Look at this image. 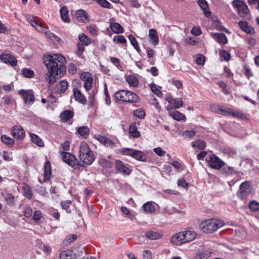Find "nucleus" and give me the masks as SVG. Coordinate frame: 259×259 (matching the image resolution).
Here are the masks:
<instances>
[{
    "label": "nucleus",
    "instance_id": "obj_1",
    "mask_svg": "<svg viewBox=\"0 0 259 259\" xmlns=\"http://www.w3.org/2000/svg\"><path fill=\"white\" fill-rule=\"evenodd\" d=\"M44 63L48 69L46 74L50 84L56 81V76L59 73L64 74L66 71L64 64L66 62L65 58L59 53L50 54L44 58Z\"/></svg>",
    "mask_w": 259,
    "mask_h": 259
},
{
    "label": "nucleus",
    "instance_id": "obj_2",
    "mask_svg": "<svg viewBox=\"0 0 259 259\" xmlns=\"http://www.w3.org/2000/svg\"><path fill=\"white\" fill-rule=\"evenodd\" d=\"M79 157L86 165L91 164L95 160V156L90 147L85 142H82L79 146Z\"/></svg>",
    "mask_w": 259,
    "mask_h": 259
},
{
    "label": "nucleus",
    "instance_id": "obj_3",
    "mask_svg": "<svg viewBox=\"0 0 259 259\" xmlns=\"http://www.w3.org/2000/svg\"><path fill=\"white\" fill-rule=\"evenodd\" d=\"M223 221L217 219H208L200 224V228L204 233H211L224 225Z\"/></svg>",
    "mask_w": 259,
    "mask_h": 259
},
{
    "label": "nucleus",
    "instance_id": "obj_4",
    "mask_svg": "<svg viewBox=\"0 0 259 259\" xmlns=\"http://www.w3.org/2000/svg\"><path fill=\"white\" fill-rule=\"evenodd\" d=\"M114 97L116 100L123 102L137 103L140 101V98L137 94L127 90L117 91Z\"/></svg>",
    "mask_w": 259,
    "mask_h": 259
},
{
    "label": "nucleus",
    "instance_id": "obj_5",
    "mask_svg": "<svg viewBox=\"0 0 259 259\" xmlns=\"http://www.w3.org/2000/svg\"><path fill=\"white\" fill-rule=\"evenodd\" d=\"M119 152L123 155L132 157L137 160L146 162L148 159L147 155L144 152L128 148H122L119 150Z\"/></svg>",
    "mask_w": 259,
    "mask_h": 259
},
{
    "label": "nucleus",
    "instance_id": "obj_6",
    "mask_svg": "<svg viewBox=\"0 0 259 259\" xmlns=\"http://www.w3.org/2000/svg\"><path fill=\"white\" fill-rule=\"evenodd\" d=\"M232 5L241 17H245L250 13V10L243 0H233Z\"/></svg>",
    "mask_w": 259,
    "mask_h": 259
},
{
    "label": "nucleus",
    "instance_id": "obj_7",
    "mask_svg": "<svg viewBox=\"0 0 259 259\" xmlns=\"http://www.w3.org/2000/svg\"><path fill=\"white\" fill-rule=\"evenodd\" d=\"M62 160L69 166L76 168L81 166V164L79 162L77 159L73 154L69 152L60 151Z\"/></svg>",
    "mask_w": 259,
    "mask_h": 259
},
{
    "label": "nucleus",
    "instance_id": "obj_8",
    "mask_svg": "<svg viewBox=\"0 0 259 259\" xmlns=\"http://www.w3.org/2000/svg\"><path fill=\"white\" fill-rule=\"evenodd\" d=\"M206 161L211 168L215 169H220L225 164L224 161L214 155L207 157Z\"/></svg>",
    "mask_w": 259,
    "mask_h": 259
},
{
    "label": "nucleus",
    "instance_id": "obj_9",
    "mask_svg": "<svg viewBox=\"0 0 259 259\" xmlns=\"http://www.w3.org/2000/svg\"><path fill=\"white\" fill-rule=\"evenodd\" d=\"M82 250L78 249L67 250L62 251L60 254V259H76L82 253Z\"/></svg>",
    "mask_w": 259,
    "mask_h": 259
},
{
    "label": "nucleus",
    "instance_id": "obj_10",
    "mask_svg": "<svg viewBox=\"0 0 259 259\" xmlns=\"http://www.w3.org/2000/svg\"><path fill=\"white\" fill-rule=\"evenodd\" d=\"M19 94L22 96L25 104L30 106L34 102L35 99L32 90H21L19 91Z\"/></svg>",
    "mask_w": 259,
    "mask_h": 259
},
{
    "label": "nucleus",
    "instance_id": "obj_11",
    "mask_svg": "<svg viewBox=\"0 0 259 259\" xmlns=\"http://www.w3.org/2000/svg\"><path fill=\"white\" fill-rule=\"evenodd\" d=\"M166 101L170 105V106H167L166 109L167 111H170L172 109H179L183 106V100L181 98L174 99L168 96L166 97Z\"/></svg>",
    "mask_w": 259,
    "mask_h": 259
},
{
    "label": "nucleus",
    "instance_id": "obj_12",
    "mask_svg": "<svg viewBox=\"0 0 259 259\" xmlns=\"http://www.w3.org/2000/svg\"><path fill=\"white\" fill-rule=\"evenodd\" d=\"M0 60L4 63L14 67L17 65L16 58L10 54H2L0 55Z\"/></svg>",
    "mask_w": 259,
    "mask_h": 259
},
{
    "label": "nucleus",
    "instance_id": "obj_13",
    "mask_svg": "<svg viewBox=\"0 0 259 259\" xmlns=\"http://www.w3.org/2000/svg\"><path fill=\"white\" fill-rule=\"evenodd\" d=\"M249 183L247 181L242 183L239 187L237 192V196L241 199H244L247 197L250 192Z\"/></svg>",
    "mask_w": 259,
    "mask_h": 259
},
{
    "label": "nucleus",
    "instance_id": "obj_14",
    "mask_svg": "<svg viewBox=\"0 0 259 259\" xmlns=\"http://www.w3.org/2000/svg\"><path fill=\"white\" fill-rule=\"evenodd\" d=\"M11 133L16 140H23L25 136L23 128L20 125H15L12 127Z\"/></svg>",
    "mask_w": 259,
    "mask_h": 259
},
{
    "label": "nucleus",
    "instance_id": "obj_15",
    "mask_svg": "<svg viewBox=\"0 0 259 259\" xmlns=\"http://www.w3.org/2000/svg\"><path fill=\"white\" fill-rule=\"evenodd\" d=\"M163 236V234L161 231L156 230H149L145 234L146 238L151 240L160 239Z\"/></svg>",
    "mask_w": 259,
    "mask_h": 259
},
{
    "label": "nucleus",
    "instance_id": "obj_16",
    "mask_svg": "<svg viewBox=\"0 0 259 259\" xmlns=\"http://www.w3.org/2000/svg\"><path fill=\"white\" fill-rule=\"evenodd\" d=\"M81 78L84 81L83 87L87 92L93 91L92 90L93 85V78L91 75L87 73L82 74Z\"/></svg>",
    "mask_w": 259,
    "mask_h": 259
},
{
    "label": "nucleus",
    "instance_id": "obj_17",
    "mask_svg": "<svg viewBox=\"0 0 259 259\" xmlns=\"http://www.w3.org/2000/svg\"><path fill=\"white\" fill-rule=\"evenodd\" d=\"M27 20L28 22L34 27L35 29L40 32L44 33L45 31H48V28H46V26L42 23H38L35 20L32 19V17L30 16L27 17Z\"/></svg>",
    "mask_w": 259,
    "mask_h": 259
},
{
    "label": "nucleus",
    "instance_id": "obj_18",
    "mask_svg": "<svg viewBox=\"0 0 259 259\" xmlns=\"http://www.w3.org/2000/svg\"><path fill=\"white\" fill-rule=\"evenodd\" d=\"M68 83L66 80H62L57 82L54 89V91L57 94L65 93L68 88Z\"/></svg>",
    "mask_w": 259,
    "mask_h": 259
},
{
    "label": "nucleus",
    "instance_id": "obj_19",
    "mask_svg": "<svg viewBox=\"0 0 259 259\" xmlns=\"http://www.w3.org/2000/svg\"><path fill=\"white\" fill-rule=\"evenodd\" d=\"M96 139L107 148L112 149L116 147V144L106 137L98 135L96 136Z\"/></svg>",
    "mask_w": 259,
    "mask_h": 259
},
{
    "label": "nucleus",
    "instance_id": "obj_20",
    "mask_svg": "<svg viewBox=\"0 0 259 259\" xmlns=\"http://www.w3.org/2000/svg\"><path fill=\"white\" fill-rule=\"evenodd\" d=\"M52 174L51 163L49 161L45 162L44 165V179L41 180L40 178H38V181L40 183H42L49 180Z\"/></svg>",
    "mask_w": 259,
    "mask_h": 259
},
{
    "label": "nucleus",
    "instance_id": "obj_21",
    "mask_svg": "<svg viewBox=\"0 0 259 259\" xmlns=\"http://www.w3.org/2000/svg\"><path fill=\"white\" fill-rule=\"evenodd\" d=\"M170 242L175 245L180 246L185 244L182 232L174 234L170 238Z\"/></svg>",
    "mask_w": 259,
    "mask_h": 259
},
{
    "label": "nucleus",
    "instance_id": "obj_22",
    "mask_svg": "<svg viewBox=\"0 0 259 259\" xmlns=\"http://www.w3.org/2000/svg\"><path fill=\"white\" fill-rule=\"evenodd\" d=\"M238 25L239 27L247 34L253 35L255 33L254 29L252 26L249 25L246 21H240L238 22Z\"/></svg>",
    "mask_w": 259,
    "mask_h": 259
},
{
    "label": "nucleus",
    "instance_id": "obj_23",
    "mask_svg": "<svg viewBox=\"0 0 259 259\" xmlns=\"http://www.w3.org/2000/svg\"><path fill=\"white\" fill-rule=\"evenodd\" d=\"M181 232L183 236L185 244L193 241L197 235L196 233L193 230H185Z\"/></svg>",
    "mask_w": 259,
    "mask_h": 259
},
{
    "label": "nucleus",
    "instance_id": "obj_24",
    "mask_svg": "<svg viewBox=\"0 0 259 259\" xmlns=\"http://www.w3.org/2000/svg\"><path fill=\"white\" fill-rule=\"evenodd\" d=\"M110 27L112 31L116 34L122 33L123 32V28L118 23L114 21L113 18L109 20Z\"/></svg>",
    "mask_w": 259,
    "mask_h": 259
},
{
    "label": "nucleus",
    "instance_id": "obj_25",
    "mask_svg": "<svg viewBox=\"0 0 259 259\" xmlns=\"http://www.w3.org/2000/svg\"><path fill=\"white\" fill-rule=\"evenodd\" d=\"M115 165L116 169L120 172L126 175H129L131 172L130 168L126 165L124 164L120 160H116L115 161Z\"/></svg>",
    "mask_w": 259,
    "mask_h": 259
},
{
    "label": "nucleus",
    "instance_id": "obj_26",
    "mask_svg": "<svg viewBox=\"0 0 259 259\" xmlns=\"http://www.w3.org/2000/svg\"><path fill=\"white\" fill-rule=\"evenodd\" d=\"M76 19L78 21L82 23H87L89 21L87 13L83 10H77L75 14Z\"/></svg>",
    "mask_w": 259,
    "mask_h": 259
},
{
    "label": "nucleus",
    "instance_id": "obj_27",
    "mask_svg": "<svg viewBox=\"0 0 259 259\" xmlns=\"http://www.w3.org/2000/svg\"><path fill=\"white\" fill-rule=\"evenodd\" d=\"M73 96L76 101L85 104L87 103V99L82 94L81 91L77 89H74L73 90Z\"/></svg>",
    "mask_w": 259,
    "mask_h": 259
},
{
    "label": "nucleus",
    "instance_id": "obj_28",
    "mask_svg": "<svg viewBox=\"0 0 259 259\" xmlns=\"http://www.w3.org/2000/svg\"><path fill=\"white\" fill-rule=\"evenodd\" d=\"M198 4L201 9L203 10V14L206 17H209L211 15V12L209 10L208 4L205 0H198Z\"/></svg>",
    "mask_w": 259,
    "mask_h": 259
},
{
    "label": "nucleus",
    "instance_id": "obj_29",
    "mask_svg": "<svg viewBox=\"0 0 259 259\" xmlns=\"http://www.w3.org/2000/svg\"><path fill=\"white\" fill-rule=\"evenodd\" d=\"M148 36L153 46H156L159 42V38L156 30L154 29H150Z\"/></svg>",
    "mask_w": 259,
    "mask_h": 259
},
{
    "label": "nucleus",
    "instance_id": "obj_30",
    "mask_svg": "<svg viewBox=\"0 0 259 259\" xmlns=\"http://www.w3.org/2000/svg\"><path fill=\"white\" fill-rule=\"evenodd\" d=\"M168 115L173 119L177 121L186 120V116L178 111H169Z\"/></svg>",
    "mask_w": 259,
    "mask_h": 259
},
{
    "label": "nucleus",
    "instance_id": "obj_31",
    "mask_svg": "<svg viewBox=\"0 0 259 259\" xmlns=\"http://www.w3.org/2000/svg\"><path fill=\"white\" fill-rule=\"evenodd\" d=\"M213 37L216 41L220 44L225 45L228 42V39L224 33H214L213 34Z\"/></svg>",
    "mask_w": 259,
    "mask_h": 259
},
{
    "label": "nucleus",
    "instance_id": "obj_32",
    "mask_svg": "<svg viewBox=\"0 0 259 259\" xmlns=\"http://www.w3.org/2000/svg\"><path fill=\"white\" fill-rule=\"evenodd\" d=\"M73 112L71 110H65L60 114V118L63 122H67L73 116Z\"/></svg>",
    "mask_w": 259,
    "mask_h": 259
},
{
    "label": "nucleus",
    "instance_id": "obj_33",
    "mask_svg": "<svg viewBox=\"0 0 259 259\" xmlns=\"http://www.w3.org/2000/svg\"><path fill=\"white\" fill-rule=\"evenodd\" d=\"M32 142L39 147H43L44 143L41 138L36 134L29 133Z\"/></svg>",
    "mask_w": 259,
    "mask_h": 259
},
{
    "label": "nucleus",
    "instance_id": "obj_34",
    "mask_svg": "<svg viewBox=\"0 0 259 259\" xmlns=\"http://www.w3.org/2000/svg\"><path fill=\"white\" fill-rule=\"evenodd\" d=\"M129 133L134 138H137L140 136V133L138 131L135 123H133L130 125Z\"/></svg>",
    "mask_w": 259,
    "mask_h": 259
},
{
    "label": "nucleus",
    "instance_id": "obj_35",
    "mask_svg": "<svg viewBox=\"0 0 259 259\" xmlns=\"http://www.w3.org/2000/svg\"><path fill=\"white\" fill-rule=\"evenodd\" d=\"M125 79L129 85L133 87H137L139 84L138 79L135 75H128Z\"/></svg>",
    "mask_w": 259,
    "mask_h": 259
},
{
    "label": "nucleus",
    "instance_id": "obj_36",
    "mask_svg": "<svg viewBox=\"0 0 259 259\" xmlns=\"http://www.w3.org/2000/svg\"><path fill=\"white\" fill-rule=\"evenodd\" d=\"M60 15L62 20L65 22H69L70 20L68 11L66 7H63L60 10Z\"/></svg>",
    "mask_w": 259,
    "mask_h": 259
},
{
    "label": "nucleus",
    "instance_id": "obj_37",
    "mask_svg": "<svg viewBox=\"0 0 259 259\" xmlns=\"http://www.w3.org/2000/svg\"><path fill=\"white\" fill-rule=\"evenodd\" d=\"M143 208L146 213H152L155 210V206L151 201L145 203L143 205Z\"/></svg>",
    "mask_w": 259,
    "mask_h": 259
},
{
    "label": "nucleus",
    "instance_id": "obj_38",
    "mask_svg": "<svg viewBox=\"0 0 259 259\" xmlns=\"http://www.w3.org/2000/svg\"><path fill=\"white\" fill-rule=\"evenodd\" d=\"M1 139L2 141L8 146L11 147L13 146L14 140L11 137L6 135H3L1 136Z\"/></svg>",
    "mask_w": 259,
    "mask_h": 259
},
{
    "label": "nucleus",
    "instance_id": "obj_39",
    "mask_svg": "<svg viewBox=\"0 0 259 259\" xmlns=\"http://www.w3.org/2000/svg\"><path fill=\"white\" fill-rule=\"evenodd\" d=\"M193 148H197L200 150H202L206 147V144L204 141L198 140L194 141L191 143Z\"/></svg>",
    "mask_w": 259,
    "mask_h": 259
},
{
    "label": "nucleus",
    "instance_id": "obj_40",
    "mask_svg": "<svg viewBox=\"0 0 259 259\" xmlns=\"http://www.w3.org/2000/svg\"><path fill=\"white\" fill-rule=\"evenodd\" d=\"M233 112V109L221 106L219 114L224 116H232Z\"/></svg>",
    "mask_w": 259,
    "mask_h": 259
},
{
    "label": "nucleus",
    "instance_id": "obj_41",
    "mask_svg": "<svg viewBox=\"0 0 259 259\" xmlns=\"http://www.w3.org/2000/svg\"><path fill=\"white\" fill-rule=\"evenodd\" d=\"M78 38L80 41L84 46H88L91 43V40L84 33L80 34Z\"/></svg>",
    "mask_w": 259,
    "mask_h": 259
},
{
    "label": "nucleus",
    "instance_id": "obj_42",
    "mask_svg": "<svg viewBox=\"0 0 259 259\" xmlns=\"http://www.w3.org/2000/svg\"><path fill=\"white\" fill-rule=\"evenodd\" d=\"M77 132L81 136L87 137L90 133V130L87 126H83L78 128Z\"/></svg>",
    "mask_w": 259,
    "mask_h": 259
},
{
    "label": "nucleus",
    "instance_id": "obj_43",
    "mask_svg": "<svg viewBox=\"0 0 259 259\" xmlns=\"http://www.w3.org/2000/svg\"><path fill=\"white\" fill-rule=\"evenodd\" d=\"M5 200L7 202V203L10 206H14L15 204V196L12 194L8 193L6 194L4 197Z\"/></svg>",
    "mask_w": 259,
    "mask_h": 259
},
{
    "label": "nucleus",
    "instance_id": "obj_44",
    "mask_svg": "<svg viewBox=\"0 0 259 259\" xmlns=\"http://www.w3.org/2000/svg\"><path fill=\"white\" fill-rule=\"evenodd\" d=\"M133 114L135 116L140 118L143 119L145 118L146 114L145 111L141 108H139L133 111Z\"/></svg>",
    "mask_w": 259,
    "mask_h": 259
},
{
    "label": "nucleus",
    "instance_id": "obj_45",
    "mask_svg": "<svg viewBox=\"0 0 259 259\" xmlns=\"http://www.w3.org/2000/svg\"><path fill=\"white\" fill-rule=\"evenodd\" d=\"M128 38L131 42V45L134 47V48L137 50L138 52H140V49L136 38L132 34L129 35Z\"/></svg>",
    "mask_w": 259,
    "mask_h": 259
},
{
    "label": "nucleus",
    "instance_id": "obj_46",
    "mask_svg": "<svg viewBox=\"0 0 259 259\" xmlns=\"http://www.w3.org/2000/svg\"><path fill=\"white\" fill-rule=\"evenodd\" d=\"M45 34L51 40H52L54 43L57 44L59 42L60 38L55 34L52 33L50 31L48 30L45 31Z\"/></svg>",
    "mask_w": 259,
    "mask_h": 259
},
{
    "label": "nucleus",
    "instance_id": "obj_47",
    "mask_svg": "<svg viewBox=\"0 0 259 259\" xmlns=\"http://www.w3.org/2000/svg\"><path fill=\"white\" fill-rule=\"evenodd\" d=\"M23 191L25 196L30 199L32 197V191L31 188L27 184H24L22 187Z\"/></svg>",
    "mask_w": 259,
    "mask_h": 259
},
{
    "label": "nucleus",
    "instance_id": "obj_48",
    "mask_svg": "<svg viewBox=\"0 0 259 259\" xmlns=\"http://www.w3.org/2000/svg\"><path fill=\"white\" fill-rule=\"evenodd\" d=\"M113 40L114 43L117 44H125L126 42V39L123 35H115L114 36Z\"/></svg>",
    "mask_w": 259,
    "mask_h": 259
},
{
    "label": "nucleus",
    "instance_id": "obj_49",
    "mask_svg": "<svg viewBox=\"0 0 259 259\" xmlns=\"http://www.w3.org/2000/svg\"><path fill=\"white\" fill-rule=\"evenodd\" d=\"M152 92L158 97L161 96L162 93L161 91L158 88L157 86L154 84L152 83L150 85Z\"/></svg>",
    "mask_w": 259,
    "mask_h": 259
},
{
    "label": "nucleus",
    "instance_id": "obj_50",
    "mask_svg": "<svg viewBox=\"0 0 259 259\" xmlns=\"http://www.w3.org/2000/svg\"><path fill=\"white\" fill-rule=\"evenodd\" d=\"M22 73L23 75L27 78H31L34 74V71L32 70L27 68L23 69Z\"/></svg>",
    "mask_w": 259,
    "mask_h": 259
},
{
    "label": "nucleus",
    "instance_id": "obj_51",
    "mask_svg": "<svg viewBox=\"0 0 259 259\" xmlns=\"http://www.w3.org/2000/svg\"><path fill=\"white\" fill-rule=\"evenodd\" d=\"M232 116L235 117L243 120H247L248 119L247 117L245 114L235 110H234Z\"/></svg>",
    "mask_w": 259,
    "mask_h": 259
},
{
    "label": "nucleus",
    "instance_id": "obj_52",
    "mask_svg": "<svg viewBox=\"0 0 259 259\" xmlns=\"http://www.w3.org/2000/svg\"><path fill=\"white\" fill-rule=\"evenodd\" d=\"M89 95L88 97L89 101L91 106H93L95 102V95L96 94V92L95 90L87 92Z\"/></svg>",
    "mask_w": 259,
    "mask_h": 259
},
{
    "label": "nucleus",
    "instance_id": "obj_53",
    "mask_svg": "<svg viewBox=\"0 0 259 259\" xmlns=\"http://www.w3.org/2000/svg\"><path fill=\"white\" fill-rule=\"evenodd\" d=\"M102 7L106 9L110 8V4L107 0H94Z\"/></svg>",
    "mask_w": 259,
    "mask_h": 259
},
{
    "label": "nucleus",
    "instance_id": "obj_54",
    "mask_svg": "<svg viewBox=\"0 0 259 259\" xmlns=\"http://www.w3.org/2000/svg\"><path fill=\"white\" fill-rule=\"evenodd\" d=\"M120 210L123 213V215H125L124 217H127L132 219L133 215L127 208L125 206H122L120 207Z\"/></svg>",
    "mask_w": 259,
    "mask_h": 259
},
{
    "label": "nucleus",
    "instance_id": "obj_55",
    "mask_svg": "<svg viewBox=\"0 0 259 259\" xmlns=\"http://www.w3.org/2000/svg\"><path fill=\"white\" fill-rule=\"evenodd\" d=\"M221 106L217 104H213L210 105V110L214 113L219 114Z\"/></svg>",
    "mask_w": 259,
    "mask_h": 259
},
{
    "label": "nucleus",
    "instance_id": "obj_56",
    "mask_svg": "<svg viewBox=\"0 0 259 259\" xmlns=\"http://www.w3.org/2000/svg\"><path fill=\"white\" fill-rule=\"evenodd\" d=\"M70 149V143L68 141H65L62 144H61L60 146V151L62 150L64 151H69Z\"/></svg>",
    "mask_w": 259,
    "mask_h": 259
},
{
    "label": "nucleus",
    "instance_id": "obj_57",
    "mask_svg": "<svg viewBox=\"0 0 259 259\" xmlns=\"http://www.w3.org/2000/svg\"><path fill=\"white\" fill-rule=\"evenodd\" d=\"M100 165H101L104 167H110L111 166V163L109 160L102 158L99 160V161Z\"/></svg>",
    "mask_w": 259,
    "mask_h": 259
},
{
    "label": "nucleus",
    "instance_id": "obj_58",
    "mask_svg": "<svg viewBox=\"0 0 259 259\" xmlns=\"http://www.w3.org/2000/svg\"><path fill=\"white\" fill-rule=\"evenodd\" d=\"M109 59L111 62L117 68L119 69H121V66L119 59L113 57H111Z\"/></svg>",
    "mask_w": 259,
    "mask_h": 259
},
{
    "label": "nucleus",
    "instance_id": "obj_59",
    "mask_svg": "<svg viewBox=\"0 0 259 259\" xmlns=\"http://www.w3.org/2000/svg\"><path fill=\"white\" fill-rule=\"evenodd\" d=\"M220 55L223 58L225 61H228L231 58L230 54L226 50H223L220 52Z\"/></svg>",
    "mask_w": 259,
    "mask_h": 259
},
{
    "label": "nucleus",
    "instance_id": "obj_60",
    "mask_svg": "<svg viewBox=\"0 0 259 259\" xmlns=\"http://www.w3.org/2000/svg\"><path fill=\"white\" fill-rule=\"evenodd\" d=\"M211 254V252H204L198 254L196 255V259H207V257H208Z\"/></svg>",
    "mask_w": 259,
    "mask_h": 259
},
{
    "label": "nucleus",
    "instance_id": "obj_61",
    "mask_svg": "<svg viewBox=\"0 0 259 259\" xmlns=\"http://www.w3.org/2000/svg\"><path fill=\"white\" fill-rule=\"evenodd\" d=\"M249 207L252 211L259 210V203L256 201H251L249 203Z\"/></svg>",
    "mask_w": 259,
    "mask_h": 259
},
{
    "label": "nucleus",
    "instance_id": "obj_62",
    "mask_svg": "<svg viewBox=\"0 0 259 259\" xmlns=\"http://www.w3.org/2000/svg\"><path fill=\"white\" fill-rule=\"evenodd\" d=\"M143 259H152V253L149 250H145L142 254Z\"/></svg>",
    "mask_w": 259,
    "mask_h": 259
},
{
    "label": "nucleus",
    "instance_id": "obj_63",
    "mask_svg": "<svg viewBox=\"0 0 259 259\" xmlns=\"http://www.w3.org/2000/svg\"><path fill=\"white\" fill-rule=\"evenodd\" d=\"M68 72L70 74L74 75L76 73L77 68L75 64L70 63L68 65Z\"/></svg>",
    "mask_w": 259,
    "mask_h": 259
},
{
    "label": "nucleus",
    "instance_id": "obj_64",
    "mask_svg": "<svg viewBox=\"0 0 259 259\" xmlns=\"http://www.w3.org/2000/svg\"><path fill=\"white\" fill-rule=\"evenodd\" d=\"M195 135V132L194 131H186L182 133V136L185 138H192Z\"/></svg>",
    "mask_w": 259,
    "mask_h": 259
}]
</instances>
